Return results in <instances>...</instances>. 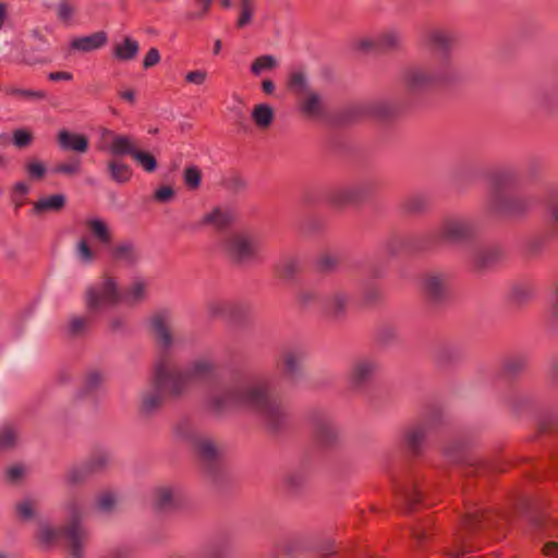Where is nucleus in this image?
Returning <instances> with one entry per match:
<instances>
[{"mask_svg":"<svg viewBox=\"0 0 558 558\" xmlns=\"http://www.w3.org/2000/svg\"><path fill=\"white\" fill-rule=\"evenodd\" d=\"M514 182L515 177L510 171H498L492 174L485 201V211L489 216L520 219L529 214L533 205L530 197L506 192Z\"/></svg>","mask_w":558,"mask_h":558,"instance_id":"f257e3e1","label":"nucleus"},{"mask_svg":"<svg viewBox=\"0 0 558 558\" xmlns=\"http://www.w3.org/2000/svg\"><path fill=\"white\" fill-rule=\"evenodd\" d=\"M238 407L255 413L271 433L279 430V407L272 396V387L266 379L235 385Z\"/></svg>","mask_w":558,"mask_h":558,"instance_id":"f03ea898","label":"nucleus"},{"mask_svg":"<svg viewBox=\"0 0 558 558\" xmlns=\"http://www.w3.org/2000/svg\"><path fill=\"white\" fill-rule=\"evenodd\" d=\"M68 521L62 529H53L47 523H41L36 533V538L41 547L50 548L59 537H64L71 558H84V544L87 541V532L82 525L83 506L75 499L66 504Z\"/></svg>","mask_w":558,"mask_h":558,"instance_id":"7ed1b4c3","label":"nucleus"},{"mask_svg":"<svg viewBox=\"0 0 558 558\" xmlns=\"http://www.w3.org/2000/svg\"><path fill=\"white\" fill-rule=\"evenodd\" d=\"M287 87L296 96V111L301 118L315 123L330 121L327 101L318 92L310 88L303 72L291 73Z\"/></svg>","mask_w":558,"mask_h":558,"instance_id":"20e7f679","label":"nucleus"},{"mask_svg":"<svg viewBox=\"0 0 558 558\" xmlns=\"http://www.w3.org/2000/svg\"><path fill=\"white\" fill-rule=\"evenodd\" d=\"M458 77V71L438 62L412 64L403 69L400 80L411 94H421L435 86L450 83Z\"/></svg>","mask_w":558,"mask_h":558,"instance_id":"39448f33","label":"nucleus"},{"mask_svg":"<svg viewBox=\"0 0 558 558\" xmlns=\"http://www.w3.org/2000/svg\"><path fill=\"white\" fill-rule=\"evenodd\" d=\"M459 39L458 33L448 26L433 25L422 31L418 37L421 49L435 53L433 61L457 70L452 60V52Z\"/></svg>","mask_w":558,"mask_h":558,"instance_id":"423d86ee","label":"nucleus"},{"mask_svg":"<svg viewBox=\"0 0 558 558\" xmlns=\"http://www.w3.org/2000/svg\"><path fill=\"white\" fill-rule=\"evenodd\" d=\"M220 253L231 264L247 265L262 255V245L255 235L247 231H234L225 235L219 242Z\"/></svg>","mask_w":558,"mask_h":558,"instance_id":"0eeeda50","label":"nucleus"},{"mask_svg":"<svg viewBox=\"0 0 558 558\" xmlns=\"http://www.w3.org/2000/svg\"><path fill=\"white\" fill-rule=\"evenodd\" d=\"M174 435L207 466L214 465L222 456L221 447L211 437L199 432L189 420H180L174 425Z\"/></svg>","mask_w":558,"mask_h":558,"instance_id":"6e6552de","label":"nucleus"},{"mask_svg":"<svg viewBox=\"0 0 558 558\" xmlns=\"http://www.w3.org/2000/svg\"><path fill=\"white\" fill-rule=\"evenodd\" d=\"M474 235L473 222L462 216L446 217L434 231L425 236L426 244L418 250H427L438 243L461 244L470 241Z\"/></svg>","mask_w":558,"mask_h":558,"instance_id":"1a4fd4ad","label":"nucleus"},{"mask_svg":"<svg viewBox=\"0 0 558 558\" xmlns=\"http://www.w3.org/2000/svg\"><path fill=\"white\" fill-rule=\"evenodd\" d=\"M151 383L171 398L182 397L190 388L183 369H179L168 355H161L156 362Z\"/></svg>","mask_w":558,"mask_h":558,"instance_id":"9d476101","label":"nucleus"},{"mask_svg":"<svg viewBox=\"0 0 558 558\" xmlns=\"http://www.w3.org/2000/svg\"><path fill=\"white\" fill-rule=\"evenodd\" d=\"M307 421L314 444L320 449H331L339 442L340 430L333 416L325 410L313 409Z\"/></svg>","mask_w":558,"mask_h":558,"instance_id":"9b49d317","label":"nucleus"},{"mask_svg":"<svg viewBox=\"0 0 558 558\" xmlns=\"http://www.w3.org/2000/svg\"><path fill=\"white\" fill-rule=\"evenodd\" d=\"M122 301L116 280L104 275L99 282L89 286L85 291V304L89 314H96L105 307H113Z\"/></svg>","mask_w":558,"mask_h":558,"instance_id":"f8f14e48","label":"nucleus"},{"mask_svg":"<svg viewBox=\"0 0 558 558\" xmlns=\"http://www.w3.org/2000/svg\"><path fill=\"white\" fill-rule=\"evenodd\" d=\"M148 329L157 347L162 350V355H168L177 343L171 311L162 308L154 312L148 319Z\"/></svg>","mask_w":558,"mask_h":558,"instance_id":"ddd939ff","label":"nucleus"},{"mask_svg":"<svg viewBox=\"0 0 558 558\" xmlns=\"http://www.w3.org/2000/svg\"><path fill=\"white\" fill-rule=\"evenodd\" d=\"M399 106L389 99H379L366 102L354 104L345 108L341 113L343 122H350L363 117H375L388 119L397 114Z\"/></svg>","mask_w":558,"mask_h":558,"instance_id":"4468645a","label":"nucleus"},{"mask_svg":"<svg viewBox=\"0 0 558 558\" xmlns=\"http://www.w3.org/2000/svg\"><path fill=\"white\" fill-rule=\"evenodd\" d=\"M305 359L306 351L303 347L286 349L281 364V389L293 388L303 378Z\"/></svg>","mask_w":558,"mask_h":558,"instance_id":"2eb2a0df","label":"nucleus"},{"mask_svg":"<svg viewBox=\"0 0 558 558\" xmlns=\"http://www.w3.org/2000/svg\"><path fill=\"white\" fill-rule=\"evenodd\" d=\"M441 422L440 411L432 412L424 421L409 426L403 434L407 449L413 454L422 452L427 435Z\"/></svg>","mask_w":558,"mask_h":558,"instance_id":"dca6fc26","label":"nucleus"},{"mask_svg":"<svg viewBox=\"0 0 558 558\" xmlns=\"http://www.w3.org/2000/svg\"><path fill=\"white\" fill-rule=\"evenodd\" d=\"M494 521L495 517L483 509H469L465 518L463 519L462 531L459 532L456 538L459 553L464 554L470 551L471 548L468 545L469 536L478 530L492 526Z\"/></svg>","mask_w":558,"mask_h":558,"instance_id":"f3484780","label":"nucleus"},{"mask_svg":"<svg viewBox=\"0 0 558 558\" xmlns=\"http://www.w3.org/2000/svg\"><path fill=\"white\" fill-rule=\"evenodd\" d=\"M376 184L372 180H360L330 193L329 202L336 206H345L359 203L375 191Z\"/></svg>","mask_w":558,"mask_h":558,"instance_id":"a211bd4d","label":"nucleus"},{"mask_svg":"<svg viewBox=\"0 0 558 558\" xmlns=\"http://www.w3.org/2000/svg\"><path fill=\"white\" fill-rule=\"evenodd\" d=\"M204 408L217 417H221L233 410H239L236 387L210 392L204 402Z\"/></svg>","mask_w":558,"mask_h":558,"instance_id":"6ab92c4d","label":"nucleus"},{"mask_svg":"<svg viewBox=\"0 0 558 558\" xmlns=\"http://www.w3.org/2000/svg\"><path fill=\"white\" fill-rule=\"evenodd\" d=\"M378 369V363L375 359L363 356L353 361L351 364L348 380L353 389L366 387Z\"/></svg>","mask_w":558,"mask_h":558,"instance_id":"aec40b11","label":"nucleus"},{"mask_svg":"<svg viewBox=\"0 0 558 558\" xmlns=\"http://www.w3.org/2000/svg\"><path fill=\"white\" fill-rule=\"evenodd\" d=\"M423 292L429 303H444L449 295V276L441 272L427 274L423 280Z\"/></svg>","mask_w":558,"mask_h":558,"instance_id":"412c9836","label":"nucleus"},{"mask_svg":"<svg viewBox=\"0 0 558 558\" xmlns=\"http://www.w3.org/2000/svg\"><path fill=\"white\" fill-rule=\"evenodd\" d=\"M504 257V251L498 245L480 246L471 254V267L477 274H484L494 268Z\"/></svg>","mask_w":558,"mask_h":558,"instance_id":"4be33fe9","label":"nucleus"},{"mask_svg":"<svg viewBox=\"0 0 558 558\" xmlns=\"http://www.w3.org/2000/svg\"><path fill=\"white\" fill-rule=\"evenodd\" d=\"M350 295L344 291H333L320 301L322 313L332 320L342 319L345 316Z\"/></svg>","mask_w":558,"mask_h":558,"instance_id":"5701e85b","label":"nucleus"},{"mask_svg":"<svg viewBox=\"0 0 558 558\" xmlns=\"http://www.w3.org/2000/svg\"><path fill=\"white\" fill-rule=\"evenodd\" d=\"M57 143L60 149L64 151H74L85 154L88 150V137L81 133H72L62 129L57 134Z\"/></svg>","mask_w":558,"mask_h":558,"instance_id":"b1692460","label":"nucleus"},{"mask_svg":"<svg viewBox=\"0 0 558 558\" xmlns=\"http://www.w3.org/2000/svg\"><path fill=\"white\" fill-rule=\"evenodd\" d=\"M106 134L112 137L107 151L113 157L118 158L121 156H131L137 151L135 140L130 135L114 134L110 130H106Z\"/></svg>","mask_w":558,"mask_h":558,"instance_id":"393cba45","label":"nucleus"},{"mask_svg":"<svg viewBox=\"0 0 558 558\" xmlns=\"http://www.w3.org/2000/svg\"><path fill=\"white\" fill-rule=\"evenodd\" d=\"M216 369L215 363L209 359H198L193 361L185 369H183L185 378L191 386L194 383L203 381L210 378Z\"/></svg>","mask_w":558,"mask_h":558,"instance_id":"a878e982","label":"nucleus"},{"mask_svg":"<svg viewBox=\"0 0 558 558\" xmlns=\"http://www.w3.org/2000/svg\"><path fill=\"white\" fill-rule=\"evenodd\" d=\"M401 35L395 31H389L377 35L373 39L363 40L361 47L385 52L398 49L401 45Z\"/></svg>","mask_w":558,"mask_h":558,"instance_id":"bb28decb","label":"nucleus"},{"mask_svg":"<svg viewBox=\"0 0 558 558\" xmlns=\"http://www.w3.org/2000/svg\"><path fill=\"white\" fill-rule=\"evenodd\" d=\"M166 396L151 383V386L141 395V415L148 417L157 413L162 408Z\"/></svg>","mask_w":558,"mask_h":558,"instance_id":"cd10ccee","label":"nucleus"},{"mask_svg":"<svg viewBox=\"0 0 558 558\" xmlns=\"http://www.w3.org/2000/svg\"><path fill=\"white\" fill-rule=\"evenodd\" d=\"M446 456L452 462L462 463L464 465L463 474L466 476L478 473L485 468L483 462L480 461L477 458L470 456L465 452H462L460 450H456L454 446H450L446 449Z\"/></svg>","mask_w":558,"mask_h":558,"instance_id":"c85d7f7f","label":"nucleus"},{"mask_svg":"<svg viewBox=\"0 0 558 558\" xmlns=\"http://www.w3.org/2000/svg\"><path fill=\"white\" fill-rule=\"evenodd\" d=\"M108 43V35L104 31L93 33L88 36L74 38L70 46L71 49L80 52H92L104 47Z\"/></svg>","mask_w":558,"mask_h":558,"instance_id":"c756f323","label":"nucleus"},{"mask_svg":"<svg viewBox=\"0 0 558 558\" xmlns=\"http://www.w3.org/2000/svg\"><path fill=\"white\" fill-rule=\"evenodd\" d=\"M106 173L111 181L120 185L129 183L133 177L131 166L113 157L106 162Z\"/></svg>","mask_w":558,"mask_h":558,"instance_id":"7c9ffc66","label":"nucleus"},{"mask_svg":"<svg viewBox=\"0 0 558 558\" xmlns=\"http://www.w3.org/2000/svg\"><path fill=\"white\" fill-rule=\"evenodd\" d=\"M111 257L128 266H135L141 259V253L134 242L123 241L112 247Z\"/></svg>","mask_w":558,"mask_h":558,"instance_id":"2f4dec72","label":"nucleus"},{"mask_svg":"<svg viewBox=\"0 0 558 558\" xmlns=\"http://www.w3.org/2000/svg\"><path fill=\"white\" fill-rule=\"evenodd\" d=\"M180 501L179 489L171 486L158 487L154 493V505L159 511L174 509Z\"/></svg>","mask_w":558,"mask_h":558,"instance_id":"473e14b6","label":"nucleus"},{"mask_svg":"<svg viewBox=\"0 0 558 558\" xmlns=\"http://www.w3.org/2000/svg\"><path fill=\"white\" fill-rule=\"evenodd\" d=\"M235 216L229 208L215 207L211 211L204 215L202 225L211 226L216 230H225L232 225Z\"/></svg>","mask_w":558,"mask_h":558,"instance_id":"72a5a7b5","label":"nucleus"},{"mask_svg":"<svg viewBox=\"0 0 558 558\" xmlns=\"http://www.w3.org/2000/svg\"><path fill=\"white\" fill-rule=\"evenodd\" d=\"M396 493L403 504L404 511H413L415 506L421 501V493L416 486V483L409 484H397Z\"/></svg>","mask_w":558,"mask_h":558,"instance_id":"f704fd0d","label":"nucleus"},{"mask_svg":"<svg viewBox=\"0 0 558 558\" xmlns=\"http://www.w3.org/2000/svg\"><path fill=\"white\" fill-rule=\"evenodd\" d=\"M535 293L536 289L531 282H518L511 286L508 299L511 304L521 306L532 301Z\"/></svg>","mask_w":558,"mask_h":558,"instance_id":"c9c22d12","label":"nucleus"},{"mask_svg":"<svg viewBox=\"0 0 558 558\" xmlns=\"http://www.w3.org/2000/svg\"><path fill=\"white\" fill-rule=\"evenodd\" d=\"M66 204L65 195L58 193L47 197L39 198L33 207V211L36 215L45 213H60Z\"/></svg>","mask_w":558,"mask_h":558,"instance_id":"e433bc0d","label":"nucleus"},{"mask_svg":"<svg viewBox=\"0 0 558 558\" xmlns=\"http://www.w3.org/2000/svg\"><path fill=\"white\" fill-rule=\"evenodd\" d=\"M529 365V356L526 353H512L502 362V373L508 377H517L521 375Z\"/></svg>","mask_w":558,"mask_h":558,"instance_id":"4c0bfd02","label":"nucleus"},{"mask_svg":"<svg viewBox=\"0 0 558 558\" xmlns=\"http://www.w3.org/2000/svg\"><path fill=\"white\" fill-rule=\"evenodd\" d=\"M430 198L424 193H415L401 203V209L409 215H420L425 213L430 207Z\"/></svg>","mask_w":558,"mask_h":558,"instance_id":"58836bf2","label":"nucleus"},{"mask_svg":"<svg viewBox=\"0 0 558 558\" xmlns=\"http://www.w3.org/2000/svg\"><path fill=\"white\" fill-rule=\"evenodd\" d=\"M92 236L101 245L109 246L112 243V232L109 226L99 218H93L85 221Z\"/></svg>","mask_w":558,"mask_h":558,"instance_id":"ea45409f","label":"nucleus"},{"mask_svg":"<svg viewBox=\"0 0 558 558\" xmlns=\"http://www.w3.org/2000/svg\"><path fill=\"white\" fill-rule=\"evenodd\" d=\"M138 51V43L131 37H124L121 43L113 46L112 56L116 60L125 62L135 59Z\"/></svg>","mask_w":558,"mask_h":558,"instance_id":"a19ab883","label":"nucleus"},{"mask_svg":"<svg viewBox=\"0 0 558 558\" xmlns=\"http://www.w3.org/2000/svg\"><path fill=\"white\" fill-rule=\"evenodd\" d=\"M7 95L17 97L20 99L29 100V101H41L47 100L51 106L57 105V99L51 97L44 89H26V88H15L10 87L5 90Z\"/></svg>","mask_w":558,"mask_h":558,"instance_id":"79ce46f5","label":"nucleus"},{"mask_svg":"<svg viewBox=\"0 0 558 558\" xmlns=\"http://www.w3.org/2000/svg\"><path fill=\"white\" fill-rule=\"evenodd\" d=\"M251 117L257 129L267 130L275 121V109L268 104H258L253 108Z\"/></svg>","mask_w":558,"mask_h":558,"instance_id":"37998d69","label":"nucleus"},{"mask_svg":"<svg viewBox=\"0 0 558 558\" xmlns=\"http://www.w3.org/2000/svg\"><path fill=\"white\" fill-rule=\"evenodd\" d=\"M146 298V283L143 280H135L122 294V301L129 305H136Z\"/></svg>","mask_w":558,"mask_h":558,"instance_id":"c03bdc74","label":"nucleus"},{"mask_svg":"<svg viewBox=\"0 0 558 558\" xmlns=\"http://www.w3.org/2000/svg\"><path fill=\"white\" fill-rule=\"evenodd\" d=\"M19 440V432L12 424L0 425V451H8L15 448Z\"/></svg>","mask_w":558,"mask_h":558,"instance_id":"a18cd8bd","label":"nucleus"},{"mask_svg":"<svg viewBox=\"0 0 558 558\" xmlns=\"http://www.w3.org/2000/svg\"><path fill=\"white\" fill-rule=\"evenodd\" d=\"M302 271V263L295 256H288L281 265V281H294Z\"/></svg>","mask_w":558,"mask_h":558,"instance_id":"49530a36","label":"nucleus"},{"mask_svg":"<svg viewBox=\"0 0 558 558\" xmlns=\"http://www.w3.org/2000/svg\"><path fill=\"white\" fill-rule=\"evenodd\" d=\"M90 324L89 316H73L68 323L66 332L71 338L82 337L88 331Z\"/></svg>","mask_w":558,"mask_h":558,"instance_id":"de8ad7c7","label":"nucleus"},{"mask_svg":"<svg viewBox=\"0 0 558 558\" xmlns=\"http://www.w3.org/2000/svg\"><path fill=\"white\" fill-rule=\"evenodd\" d=\"M82 170V161L77 157H71L66 161L58 163L52 172L69 177L77 175Z\"/></svg>","mask_w":558,"mask_h":558,"instance_id":"09e8293b","label":"nucleus"},{"mask_svg":"<svg viewBox=\"0 0 558 558\" xmlns=\"http://www.w3.org/2000/svg\"><path fill=\"white\" fill-rule=\"evenodd\" d=\"M306 478L301 473H291L286 477V488L291 496H298L304 490Z\"/></svg>","mask_w":558,"mask_h":558,"instance_id":"8fccbe9b","label":"nucleus"},{"mask_svg":"<svg viewBox=\"0 0 558 558\" xmlns=\"http://www.w3.org/2000/svg\"><path fill=\"white\" fill-rule=\"evenodd\" d=\"M132 158L144 171L148 173H151L157 169V160L155 156L148 151L137 149V151L134 154Z\"/></svg>","mask_w":558,"mask_h":558,"instance_id":"3c124183","label":"nucleus"},{"mask_svg":"<svg viewBox=\"0 0 558 558\" xmlns=\"http://www.w3.org/2000/svg\"><path fill=\"white\" fill-rule=\"evenodd\" d=\"M375 337L379 343L389 344L397 340L398 329L393 325L383 324L377 328Z\"/></svg>","mask_w":558,"mask_h":558,"instance_id":"603ef678","label":"nucleus"},{"mask_svg":"<svg viewBox=\"0 0 558 558\" xmlns=\"http://www.w3.org/2000/svg\"><path fill=\"white\" fill-rule=\"evenodd\" d=\"M277 65V60L272 56L264 54L255 59V61L251 65V72L258 76L264 71L272 70Z\"/></svg>","mask_w":558,"mask_h":558,"instance_id":"864d4df0","label":"nucleus"},{"mask_svg":"<svg viewBox=\"0 0 558 558\" xmlns=\"http://www.w3.org/2000/svg\"><path fill=\"white\" fill-rule=\"evenodd\" d=\"M184 184L190 190H197L202 182V171L197 166L186 167L183 171Z\"/></svg>","mask_w":558,"mask_h":558,"instance_id":"5fc2aeb1","label":"nucleus"},{"mask_svg":"<svg viewBox=\"0 0 558 558\" xmlns=\"http://www.w3.org/2000/svg\"><path fill=\"white\" fill-rule=\"evenodd\" d=\"M316 265L317 269L322 272H333L339 268L340 257L332 254H324L317 259Z\"/></svg>","mask_w":558,"mask_h":558,"instance_id":"6e6d98bb","label":"nucleus"},{"mask_svg":"<svg viewBox=\"0 0 558 558\" xmlns=\"http://www.w3.org/2000/svg\"><path fill=\"white\" fill-rule=\"evenodd\" d=\"M404 245L405 240L402 236L398 234H392L385 240L381 247L387 254L395 256L399 254V252L402 250Z\"/></svg>","mask_w":558,"mask_h":558,"instance_id":"4d7b16f0","label":"nucleus"},{"mask_svg":"<svg viewBox=\"0 0 558 558\" xmlns=\"http://www.w3.org/2000/svg\"><path fill=\"white\" fill-rule=\"evenodd\" d=\"M539 428L542 432H550L558 425V408L549 410L539 417Z\"/></svg>","mask_w":558,"mask_h":558,"instance_id":"13d9d810","label":"nucleus"},{"mask_svg":"<svg viewBox=\"0 0 558 558\" xmlns=\"http://www.w3.org/2000/svg\"><path fill=\"white\" fill-rule=\"evenodd\" d=\"M117 505L116 496L111 492L101 493L97 497L96 507L99 511L109 513L114 510Z\"/></svg>","mask_w":558,"mask_h":558,"instance_id":"bf43d9fd","label":"nucleus"},{"mask_svg":"<svg viewBox=\"0 0 558 558\" xmlns=\"http://www.w3.org/2000/svg\"><path fill=\"white\" fill-rule=\"evenodd\" d=\"M109 456L106 452H100L94 456L88 462L85 463L89 474L104 470L109 463Z\"/></svg>","mask_w":558,"mask_h":558,"instance_id":"052dcab7","label":"nucleus"},{"mask_svg":"<svg viewBox=\"0 0 558 558\" xmlns=\"http://www.w3.org/2000/svg\"><path fill=\"white\" fill-rule=\"evenodd\" d=\"M319 301V295L313 290H302L296 295V302L302 310H307L311 305Z\"/></svg>","mask_w":558,"mask_h":558,"instance_id":"680f3d73","label":"nucleus"},{"mask_svg":"<svg viewBox=\"0 0 558 558\" xmlns=\"http://www.w3.org/2000/svg\"><path fill=\"white\" fill-rule=\"evenodd\" d=\"M76 254L78 259L84 264L92 263L96 255L88 245V242L86 239H81L76 244Z\"/></svg>","mask_w":558,"mask_h":558,"instance_id":"e2e57ef3","label":"nucleus"},{"mask_svg":"<svg viewBox=\"0 0 558 558\" xmlns=\"http://www.w3.org/2000/svg\"><path fill=\"white\" fill-rule=\"evenodd\" d=\"M105 376L99 371H90L86 374L84 389L87 392L94 391L101 386Z\"/></svg>","mask_w":558,"mask_h":558,"instance_id":"0e129e2a","label":"nucleus"},{"mask_svg":"<svg viewBox=\"0 0 558 558\" xmlns=\"http://www.w3.org/2000/svg\"><path fill=\"white\" fill-rule=\"evenodd\" d=\"M12 141L17 148L28 147L33 142V133L25 129H17L13 132Z\"/></svg>","mask_w":558,"mask_h":558,"instance_id":"69168bd1","label":"nucleus"},{"mask_svg":"<svg viewBox=\"0 0 558 558\" xmlns=\"http://www.w3.org/2000/svg\"><path fill=\"white\" fill-rule=\"evenodd\" d=\"M89 475L86 465L82 468H73L68 472L66 481L69 484L76 485L82 483Z\"/></svg>","mask_w":558,"mask_h":558,"instance_id":"338daca9","label":"nucleus"},{"mask_svg":"<svg viewBox=\"0 0 558 558\" xmlns=\"http://www.w3.org/2000/svg\"><path fill=\"white\" fill-rule=\"evenodd\" d=\"M549 313L553 318L558 320V278L554 281L551 287Z\"/></svg>","mask_w":558,"mask_h":558,"instance_id":"774afa93","label":"nucleus"}]
</instances>
